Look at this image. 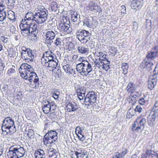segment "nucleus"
I'll use <instances>...</instances> for the list:
<instances>
[{"label":"nucleus","instance_id":"4d7b16f0","mask_svg":"<svg viewBox=\"0 0 158 158\" xmlns=\"http://www.w3.org/2000/svg\"><path fill=\"white\" fill-rule=\"evenodd\" d=\"M127 153V150L125 149H124L123 150V151L121 153V154H120L119 156L120 158L123 157L124 156L126 155Z\"/></svg>","mask_w":158,"mask_h":158},{"label":"nucleus","instance_id":"9b49d317","mask_svg":"<svg viewBox=\"0 0 158 158\" xmlns=\"http://www.w3.org/2000/svg\"><path fill=\"white\" fill-rule=\"evenodd\" d=\"M89 33L85 30H82L77 32V36L79 40L82 43L85 44L89 40Z\"/></svg>","mask_w":158,"mask_h":158},{"label":"nucleus","instance_id":"39448f33","mask_svg":"<svg viewBox=\"0 0 158 158\" xmlns=\"http://www.w3.org/2000/svg\"><path fill=\"white\" fill-rule=\"evenodd\" d=\"M2 125V128L3 131L8 130L11 133H14L16 131L14 121L10 117H7L4 119Z\"/></svg>","mask_w":158,"mask_h":158},{"label":"nucleus","instance_id":"49530a36","mask_svg":"<svg viewBox=\"0 0 158 158\" xmlns=\"http://www.w3.org/2000/svg\"><path fill=\"white\" fill-rule=\"evenodd\" d=\"M85 94L83 93H83H77V95L78 98L80 100H82L84 97H85Z\"/></svg>","mask_w":158,"mask_h":158},{"label":"nucleus","instance_id":"473e14b6","mask_svg":"<svg viewBox=\"0 0 158 158\" xmlns=\"http://www.w3.org/2000/svg\"><path fill=\"white\" fill-rule=\"evenodd\" d=\"M135 89V85L132 82H130L128 84L127 87V90L128 92L132 93Z\"/></svg>","mask_w":158,"mask_h":158},{"label":"nucleus","instance_id":"a19ab883","mask_svg":"<svg viewBox=\"0 0 158 158\" xmlns=\"http://www.w3.org/2000/svg\"><path fill=\"white\" fill-rule=\"evenodd\" d=\"M61 40L59 38H56L54 42L55 45L58 47H60L61 43Z\"/></svg>","mask_w":158,"mask_h":158},{"label":"nucleus","instance_id":"09e8293b","mask_svg":"<svg viewBox=\"0 0 158 158\" xmlns=\"http://www.w3.org/2000/svg\"><path fill=\"white\" fill-rule=\"evenodd\" d=\"M138 26L137 23L136 21L134 22L133 24V30L136 31L138 29Z\"/></svg>","mask_w":158,"mask_h":158},{"label":"nucleus","instance_id":"ddd939ff","mask_svg":"<svg viewBox=\"0 0 158 158\" xmlns=\"http://www.w3.org/2000/svg\"><path fill=\"white\" fill-rule=\"evenodd\" d=\"M35 76L31 77V76L32 74L31 73L28 76V78L27 79L31 82V87L36 89L39 87V79L35 73Z\"/></svg>","mask_w":158,"mask_h":158},{"label":"nucleus","instance_id":"f03ea898","mask_svg":"<svg viewBox=\"0 0 158 158\" xmlns=\"http://www.w3.org/2000/svg\"><path fill=\"white\" fill-rule=\"evenodd\" d=\"M25 153L23 147L19 145H14L9 148L7 155L8 158H19L23 157Z\"/></svg>","mask_w":158,"mask_h":158},{"label":"nucleus","instance_id":"412c9836","mask_svg":"<svg viewBox=\"0 0 158 158\" xmlns=\"http://www.w3.org/2000/svg\"><path fill=\"white\" fill-rule=\"evenodd\" d=\"M66 108L68 111H75L77 108L76 104L74 102H69L66 106Z\"/></svg>","mask_w":158,"mask_h":158},{"label":"nucleus","instance_id":"f3484780","mask_svg":"<svg viewBox=\"0 0 158 158\" xmlns=\"http://www.w3.org/2000/svg\"><path fill=\"white\" fill-rule=\"evenodd\" d=\"M158 118V111H153L151 113L148 117V122L149 125L150 126H153L154 124V122L156 118Z\"/></svg>","mask_w":158,"mask_h":158},{"label":"nucleus","instance_id":"5fc2aeb1","mask_svg":"<svg viewBox=\"0 0 158 158\" xmlns=\"http://www.w3.org/2000/svg\"><path fill=\"white\" fill-rule=\"evenodd\" d=\"M77 151L75 153V155L77 157L78 156V155L79 154H83L84 153L83 150H82L81 149H78Z\"/></svg>","mask_w":158,"mask_h":158},{"label":"nucleus","instance_id":"338daca9","mask_svg":"<svg viewBox=\"0 0 158 158\" xmlns=\"http://www.w3.org/2000/svg\"><path fill=\"white\" fill-rule=\"evenodd\" d=\"M8 4L9 5H11V4L14 3L15 2L14 0H7Z\"/></svg>","mask_w":158,"mask_h":158},{"label":"nucleus","instance_id":"69168bd1","mask_svg":"<svg viewBox=\"0 0 158 158\" xmlns=\"http://www.w3.org/2000/svg\"><path fill=\"white\" fill-rule=\"evenodd\" d=\"M50 117L51 118H55L56 117V115L54 113L52 112L51 113L50 115Z\"/></svg>","mask_w":158,"mask_h":158},{"label":"nucleus","instance_id":"6e6d98bb","mask_svg":"<svg viewBox=\"0 0 158 158\" xmlns=\"http://www.w3.org/2000/svg\"><path fill=\"white\" fill-rule=\"evenodd\" d=\"M153 109L154 111L157 112L158 111V101L156 102L154 105Z\"/></svg>","mask_w":158,"mask_h":158},{"label":"nucleus","instance_id":"774afa93","mask_svg":"<svg viewBox=\"0 0 158 158\" xmlns=\"http://www.w3.org/2000/svg\"><path fill=\"white\" fill-rule=\"evenodd\" d=\"M8 88V86L6 85L3 86L2 88V89L3 90V91L5 92H6L7 91V89Z\"/></svg>","mask_w":158,"mask_h":158},{"label":"nucleus","instance_id":"37998d69","mask_svg":"<svg viewBox=\"0 0 158 158\" xmlns=\"http://www.w3.org/2000/svg\"><path fill=\"white\" fill-rule=\"evenodd\" d=\"M146 97L144 96L143 97L140 98L139 100V102L140 104L141 105H144L146 103Z\"/></svg>","mask_w":158,"mask_h":158},{"label":"nucleus","instance_id":"bb28decb","mask_svg":"<svg viewBox=\"0 0 158 158\" xmlns=\"http://www.w3.org/2000/svg\"><path fill=\"white\" fill-rule=\"evenodd\" d=\"M77 49L78 52L81 54H87L89 51V48L83 46H79Z\"/></svg>","mask_w":158,"mask_h":158},{"label":"nucleus","instance_id":"a211bd4d","mask_svg":"<svg viewBox=\"0 0 158 158\" xmlns=\"http://www.w3.org/2000/svg\"><path fill=\"white\" fill-rule=\"evenodd\" d=\"M55 34L54 32L52 31H48L46 35L45 42L46 44L51 45L53 42V40L55 36Z\"/></svg>","mask_w":158,"mask_h":158},{"label":"nucleus","instance_id":"9d476101","mask_svg":"<svg viewBox=\"0 0 158 158\" xmlns=\"http://www.w3.org/2000/svg\"><path fill=\"white\" fill-rule=\"evenodd\" d=\"M97 95L95 93L89 92L86 95L84 100V103L85 105L90 106L96 102Z\"/></svg>","mask_w":158,"mask_h":158},{"label":"nucleus","instance_id":"423d86ee","mask_svg":"<svg viewBox=\"0 0 158 158\" xmlns=\"http://www.w3.org/2000/svg\"><path fill=\"white\" fill-rule=\"evenodd\" d=\"M62 18L58 26L59 30L64 34L71 33L72 31V29L69 24L70 22L68 18L66 17H63Z\"/></svg>","mask_w":158,"mask_h":158},{"label":"nucleus","instance_id":"ea45409f","mask_svg":"<svg viewBox=\"0 0 158 158\" xmlns=\"http://www.w3.org/2000/svg\"><path fill=\"white\" fill-rule=\"evenodd\" d=\"M1 40L6 45L9 43V39L4 36H2L1 38Z\"/></svg>","mask_w":158,"mask_h":158},{"label":"nucleus","instance_id":"4c0bfd02","mask_svg":"<svg viewBox=\"0 0 158 158\" xmlns=\"http://www.w3.org/2000/svg\"><path fill=\"white\" fill-rule=\"evenodd\" d=\"M150 59H148L147 58H145L141 63L139 66L140 67L141 69H143L147 66V64L148 63L147 60H149Z\"/></svg>","mask_w":158,"mask_h":158},{"label":"nucleus","instance_id":"7ed1b4c3","mask_svg":"<svg viewBox=\"0 0 158 158\" xmlns=\"http://www.w3.org/2000/svg\"><path fill=\"white\" fill-rule=\"evenodd\" d=\"M76 69L79 73H83L85 76L90 77L94 76V74H92L93 71H92V65L88 61L77 64Z\"/></svg>","mask_w":158,"mask_h":158},{"label":"nucleus","instance_id":"4be33fe9","mask_svg":"<svg viewBox=\"0 0 158 158\" xmlns=\"http://www.w3.org/2000/svg\"><path fill=\"white\" fill-rule=\"evenodd\" d=\"M57 62L58 60L56 58H55V60H53L50 61L43 64L47 67L56 68L57 65Z\"/></svg>","mask_w":158,"mask_h":158},{"label":"nucleus","instance_id":"393cba45","mask_svg":"<svg viewBox=\"0 0 158 158\" xmlns=\"http://www.w3.org/2000/svg\"><path fill=\"white\" fill-rule=\"evenodd\" d=\"M58 153L53 148H49L48 149V155L50 158H57Z\"/></svg>","mask_w":158,"mask_h":158},{"label":"nucleus","instance_id":"c756f323","mask_svg":"<svg viewBox=\"0 0 158 158\" xmlns=\"http://www.w3.org/2000/svg\"><path fill=\"white\" fill-rule=\"evenodd\" d=\"M71 14L72 20L74 22H77L78 19L80 17V15L75 11H71Z\"/></svg>","mask_w":158,"mask_h":158},{"label":"nucleus","instance_id":"0e129e2a","mask_svg":"<svg viewBox=\"0 0 158 158\" xmlns=\"http://www.w3.org/2000/svg\"><path fill=\"white\" fill-rule=\"evenodd\" d=\"M151 156L152 158H157L158 157V154L156 153L154 154L151 153Z\"/></svg>","mask_w":158,"mask_h":158},{"label":"nucleus","instance_id":"5701e85b","mask_svg":"<svg viewBox=\"0 0 158 158\" xmlns=\"http://www.w3.org/2000/svg\"><path fill=\"white\" fill-rule=\"evenodd\" d=\"M87 9L91 11L95 12L98 10V7L94 2H90L87 6Z\"/></svg>","mask_w":158,"mask_h":158},{"label":"nucleus","instance_id":"aec40b11","mask_svg":"<svg viewBox=\"0 0 158 158\" xmlns=\"http://www.w3.org/2000/svg\"><path fill=\"white\" fill-rule=\"evenodd\" d=\"M43 110L44 112L46 114H48L50 111H52L51 103L49 101L45 102L43 105Z\"/></svg>","mask_w":158,"mask_h":158},{"label":"nucleus","instance_id":"1a4fd4ad","mask_svg":"<svg viewBox=\"0 0 158 158\" xmlns=\"http://www.w3.org/2000/svg\"><path fill=\"white\" fill-rule=\"evenodd\" d=\"M146 123V119L143 118L140 119L138 118L134 122L132 127V130L133 131H141L143 128V126Z\"/></svg>","mask_w":158,"mask_h":158},{"label":"nucleus","instance_id":"8fccbe9b","mask_svg":"<svg viewBox=\"0 0 158 158\" xmlns=\"http://www.w3.org/2000/svg\"><path fill=\"white\" fill-rule=\"evenodd\" d=\"M143 109L141 106L140 105L137 106L135 109L136 112H138L139 113H140L142 111Z\"/></svg>","mask_w":158,"mask_h":158},{"label":"nucleus","instance_id":"c85d7f7f","mask_svg":"<svg viewBox=\"0 0 158 158\" xmlns=\"http://www.w3.org/2000/svg\"><path fill=\"white\" fill-rule=\"evenodd\" d=\"M63 68L66 73L71 74H75L74 70L73 69L69 64H67L63 66Z\"/></svg>","mask_w":158,"mask_h":158},{"label":"nucleus","instance_id":"c9c22d12","mask_svg":"<svg viewBox=\"0 0 158 158\" xmlns=\"http://www.w3.org/2000/svg\"><path fill=\"white\" fill-rule=\"evenodd\" d=\"M15 73V67L14 65H12V67L9 69L7 72V74L9 76L12 75Z\"/></svg>","mask_w":158,"mask_h":158},{"label":"nucleus","instance_id":"6ab92c4d","mask_svg":"<svg viewBox=\"0 0 158 158\" xmlns=\"http://www.w3.org/2000/svg\"><path fill=\"white\" fill-rule=\"evenodd\" d=\"M143 0H133L131 5V8L137 10L141 8L143 6Z\"/></svg>","mask_w":158,"mask_h":158},{"label":"nucleus","instance_id":"79ce46f5","mask_svg":"<svg viewBox=\"0 0 158 158\" xmlns=\"http://www.w3.org/2000/svg\"><path fill=\"white\" fill-rule=\"evenodd\" d=\"M77 157V158H88L89 156L87 153L85 152L83 154H79Z\"/></svg>","mask_w":158,"mask_h":158},{"label":"nucleus","instance_id":"f8f14e48","mask_svg":"<svg viewBox=\"0 0 158 158\" xmlns=\"http://www.w3.org/2000/svg\"><path fill=\"white\" fill-rule=\"evenodd\" d=\"M27 27L30 31L31 35L32 36L36 37L38 33V30L37 24L35 22H26Z\"/></svg>","mask_w":158,"mask_h":158},{"label":"nucleus","instance_id":"58836bf2","mask_svg":"<svg viewBox=\"0 0 158 158\" xmlns=\"http://www.w3.org/2000/svg\"><path fill=\"white\" fill-rule=\"evenodd\" d=\"M27 135L28 137L31 138H33L34 133L32 130L29 129L27 130Z\"/></svg>","mask_w":158,"mask_h":158},{"label":"nucleus","instance_id":"6e6552de","mask_svg":"<svg viewBox=\"0 0 158 158\" xmlns=\"http://www.w3.org/2000/svg\"><path fill=\"white\" fill-rule=\"evenodd\" d=\"M21 52V58L27 62H32L35 57L34 53L30 48L23 47Z\"/></svg>","mask_w":158,"mask_h":158},{"label":"nucleus","instance_id":"e2e57ef3","mask_svg":"<svg viewBox=\"0 0 158 158\" xmlns=\"http://www.w3.org/2000/svg\"><path fill=\"white\" fill-rule=\"evenodd\" d=\"M78 60L81 62L79 63H84V61H87L85 59V58L82 57H80L79 59Z\"/></svg>","mask_w":158,"mask_h":158},{"label":"nucleus","instance_id":"dca6fc26","mask_svg":"<svg viewBox=\"0 0 158 158\" xmlns=\"http://www.w3.org/2000/svg\"><path fill=\"white\" fill-rule=\"evenodd\" d=\"M158 57V46H156L151 49V51H149L146 57L148 59L153 60Z\"/></svg>","mask_w":158,"mask_h":158},{"label":"nucleus","instance_id":"4468645a","mask_svg":"<svg viewBox=\"0 0 158 158\" xmlns=\"http://www.w3.org/2000/svg\"><path fill=\"white\" fill-rule=\"evenodd\" d=\"M55 58H56V56L54 54L50 52H46L44 54V57L41 59L42 64H45L50 61L55 60Z\"/></svg>","mask_w":158,"mask_h":158},{"label":"nucleus","instance_id":"2f4dec72","mask_svg":"<svg viewBox=\"0 0 158 158\" xmlns=\"http://www.w3.org/2000/svg\"><path fill=\"white\" fill-rule=\"evenodd\" d=\"M7 17L8 19L15 21V18L14 12L11 10H9L7 11Z\"/></svg>","mask_w":158,"mask_h":158},{"label":"nucleus","instance_id":"2eb2a0df","mask_svg":"<svg viewBox=\"0 0 158 158\" xmlns=\"http://www.w3.org/2000/svg\"><path fill=\"white\" fill-rule=\"evenodd\" d=\"M25 21V20L22 21L20 25L22 34L24 37H26L28 35L32 36V35H31L30 31L27 27V25L26 24L27 22Z\"/></svg>","mask_w":158,"mask_h":158},{"label":"nucleus","instance_id":"a878e982","mask_svg":"<svg viewBox=\"0 0 158 158\" xmlns=\"http://www.w3.org/2000/svg\"><path fill=\"white\" fill-rule=\"evenodd\" d=\"M153 77V78L150 79L148 81V88L151 90H152L154 88L156 84L157 79L154 78V77Z\"/></svg>","mask_w":158,"mask_h":158},{"label":"nucleus","instance_id":"c03bdc74","mask_svg":"<svg viewBox=\"0 0 158 158\" xmlns=\"http://www.w3.org/2000/svg\"><path fill=\"white\" fill-rule=\"evenodd\" d=\"M152 23L151 20L147 19L146 21V28L148 29H150L151 28Z\"/></svg>","mask_w":158,"mask_h":158},{"label":"nucleus","instance_id":"7c9ffc66","mask_svg":"<svg viewBox=\"0 0 158 158\" xmlns=\"http://www.w3.org/2000/svg\"><path fill=\"white\" fill-rule=\"evenodd\" d=\"M4 5L2 6H0V21H3L6 17L5 11L4 10Z\"/></svg>","mask_w":158,"mask_h":158},{"label":"nucleus","instance_id":"b1692460","mask_svg":"<svg viewBox=\"0 0 158 158\" xmlns=\"http://www.w3.org/2000/svg\"><path fill=\"white\" fill-rule=\"evenodd\" d=\"M110 61H108L106 58L105 59H103L102 62L101 63V67H102L103 69L107 71L110 68Z\"/></svg>","mask_w":158,"mask_h":158},{"label":"nucleus","instance_id":"de8ad7c7","mask_svg":"<svg viewBox=\"0 0 158 158\" xmlns=\"http://www.w3.org/2000/svg\"><path fill=\"white\" fill-rule=\"evenodd\" d=\"M103 59H101V58H100L99 59V60H98L97 59H96V60L95 61H94V63L96 65H97L98 64L100 66H101V62H102V60Z\"/></svg>","mask_w":158,"mask_h":158},{"label":"nucleus","instance_id":"f704fd0d","mask_svg":"<svg viewBox=\"0 0 158 158\" xmlns=\"http://www.w3.org/2000/svg\"><path fill=\"white\" fill-rule=\"evenodd\" d=\"M136 97V95H130L127 98V100L129 103H132V104H133L135 102Z\"/></svg>","mask_w":158,"mask_h":158},{"label":"nucleus","instance_id":"864d4df0","mask_svg":"<svg viewBox=\"0 0 158 158\" xmlns=\"http://www.w3.org/2000/svg\"><path fill=\"white\" fill-rule=\"evenodd\" d=\"M82 129L80 127H77L76 129V133L77 134V132L79 134V135L82 134Z\"/></svg>","mask_w":158,"mask_h":158},{"label":"nucleus","instance_id":"72a5a7b5","mask_svg":"<svg viewBox=\"0 0 158 158\" xmlns=\"http://www.w3.org/2000/svg\"><path fill=\"white\" fill-rule=\"evenodd\" d=\"M122 68L123 71V73L124 74H126L127 73V70L129 68V65L127 63H123L122 64Z\"/></svg>","mask_w":158,"mask_h":158},{"label":"nucleus","instance_id":"cd10ccee","mask_svg":"<svg viewBox=\"0 0 158 158\" xmlns=\"http://www.w3.org/2000/svg\"><path fill=\"white\" fill-rule=\"evenodd\" d=\"M92 52L95 57L96 56L101 57L103 58L102 59H105L106 58V54L102 52L99 51L98 50L96 49L94 50Z\"/></svg>","mask_w":158,"mask_h":158},{"label":"nucleus","instance_id":"f257e3e1","mask_svg":"<svg viewBox=\"0 0 158 158\" xmlns=\"http://www.w3.org/2000/svg\"><path fill=\"white\" fill-rule=\"evenodd\" d=\"M35 10L37 12L33 14L30 11L27 12L25 19L22 21L31 22L35 21L38 24H42L45 22L48 19V12L42 6H38Z\"/></svg>","mask_w":158,"mask_h":158},{"label":"nucleus","instance_id":"0eeeda50","mask_svg":"<svg viewBox=\"0 0 158 158\" xmlns=\"http://www.w3.org/2000/svg\"><path fill=\"white\" fill-rule=\"evenodd\" d=\"M58 139L57 133L56 131H49L44 135L43 140L45 144L50 145L56 142Z\"/></svg>","mask_w":158,"mask_h":158},{"label":"nucleus","instance_id":"a18cd8bd","mask_svg":"<svg viewBox=\"0 0 158 158\" xmlns=\"http://www.w3.org/2000/svg\"><path fill=\"white\" fill-rule=\"evenodd\" d=\"M83 23L84 26H86L88 27H91L92 23L91 22H89L88 20H84Z\"/></svg>","mask_w":158,"mask_h":158},{"label":"nucleus","instance_id":"13d9d810","mask_svg":"<svg viewBox=\"0 0 158 158\" xmlns=\"http://www.w3.org/2000/svg\"><path fill=\"white\" fill-rule=\"evenodd\" d=\"M5 67V64L2 60H0V71H2L3 70Z\"/></svg>","mask_w":158,"mask_h":158},{"label":"nucleus","instance_id":"20e7f679","mask_svg":"<svg viewBox=\"0 0 158 158\" xmlns=\"http://www.w3.org/2000/svg\"><path fill=\"white\" fill-rule=\"evenodd\" d=\"M21 76L24 79L28 78V76L31 73V77L35 76V73L34 72V69L31 65L27 63H24L21 64L19 69Z\"/></svg>","mask_w":158,"mask_h":158},{"label":"nucleus","instance_id":"bf43d9fd","mask_svg":"<svg viewBox=\"0 0 158 158\" xmlns=\"http://www.w3.org/2000/svg\"><path fill=\"white\" fill-rule=\"evenodd\" d=\"M78 138L81 140L83 141L85 139V138L84 137V135L82 134L81 135H77Z\"/></svg>","mask_w":158,"mask_h":158},{"label":"nucleus","instance_id":"052dcab7","mask_svg":"<svg viewBox=\"0 0 158 158\" xmlns=\"http://www.w3.org/2000/svg\"><path fill=\"white\" fill-rule=\"evenodd\" d=\"M57 93L58 94L56 93H53L52 94V97L55 99H56L59 98V92H58Z\"/></svg>","mask_w":158,"mask_h":158},{"label":"nucleus","instance_id":"603ef678","mask_svg":"<svg viewBox=\"0 0 158 158\" xmlns=\"http://www.w3.org/2000/svg\"><path fill=\"white\" fill-rule=\"evenodd\" d=\"M22 94L21 92H18L16 93V96L15 97L16 99L20 100L21 99Z\"/></svg>","mask_w":158,"mask_h":158},{"label":"nucleus","instance_id":"3c124183","mask_svg":"<svg viewBox=\"0 0 158 158\" xmlns=\"http://www.w3.org/2000/svg\"><path fill=\"white\" fill-rule=\"evenodd\" d=\"M77 93H83H83H85V90L86 89L84 87H81L79 88L78 89H77Z\"/></svg>","mask_w":158,"mask_h":158},{"label":"nucleus","instance_id":"e433bc0d","mask_svg":"<svg viewBox=\"0 0 158 158\" xmlns=\"http://www.w3.org/2000/svg\"><path fill=\"white\" fill-rule=\"evenodd\" d=\"M36 153L37 155H36L35 154V157H45L44 152L42 149H39L37 150Z\"/></svg>","mask_w":158,"mask_h":158},{"label":"nucleus","instance_id":"680f3d73","mask_svg":"<svg viewBox=\"0 0 158 158\" xmlns=\"http://www.w3.org/2000/svg\"><path fill=\"white\" fill-rule=\"evenodd\" d=\"M121 13H125L126 12V8L125 6L122 5L121 6Z\"/></svg>","mask_w":158,"mask_h":158}]
</instances>
